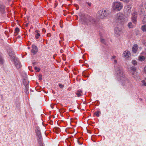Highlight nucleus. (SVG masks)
<instances>
[{
	"mask_svg": "<svg viewBox=\"0 0 146 146\" xmlns=\"http://www.w3.org/2000/svg\"><path fill=\"white\" fill-rule=\"evenodd\" d=\"M82 20L87 25H96L97 24V21L96 19L90 16H87L82 19Z\"/></svg>",
	"mask_w": 146,
	"mask_h": 146,
	"instance_id": "nucleus-1",
	"label": "nucleus"
},
{
	"mask_svg": "<svg viewBox=\"0 0 146 146\" xmlns=\"http://www.w3.org/2000/svg\"><path fill=\"white\" fill-rule=\"evenodd\" d=\"M123 6V4L121 2L115 1L113 2L112 4V8L114 10L119 11L122 9Z\"/></svg>",
	"mask_w": 146,
	"mask_h": 146,
	"instance_id": "nucleus-2",
	"label": "nucleus"
},
{
	"mask_svg": "<svg viewBox=\"0 0 146 146\" xmlns=\"http://www.w3.org/2000/svg\"><path fill=\"white\" fill-rule=\"evenodd\" d=\"M115 70L117 76L119 80L123 78L124 77L125 75L123 70L121 67L120 66L116 67H115Z\"/></svg>",
	"mask_w": 146,
	"mask_h": 146,
	"instance_id": "nucleus-3",
	"label": "nucleus"
},
{
	"mask_svg": "<svg viewBox=\"0 0 146 146\" xmlns=\"http://www.w3.org/2000/svg\"><path fill=\"white\" fill-rule=\"evenodd\" d=\"M121 85L126 86L127 88H129L131 86L132 84L129 80L124 76L123 78L119 80Z\"/></svg>",
	"mask_w": 146,
	"mask_h": 146,
	"instance_id": "nucleus-4",
	"label": "nucleus"
},
{
	"mask_svg": "<svg viewBox=\"0 0 146 146\" xmlns=\"http://www.w3.org/2000/svg\"><path fill=\"white\" fill-rule=\"evenodd\" d=\"M109 12L106 10H100L98 11V16L99 18L103 19L107 17L109 14Z\"/></svg>",
	"mask_w": 146,
	"mask_h": 146,
	"instance_id": "nucleus-5",
	"label": "nucleus"
},
{
	"mask_svg": "<svg viewBox=\"0 0 146 146\" xmlns=\"http://www.w3.org/2000/svg\"><path fill=\"white\" fill-rule=\"evenodd\" d=\"M131 14L132 21L134 24H136L137 22V13L134 11H132Z\"/></svg>",
	"mask_w": 146,
	"mask_h": 146,
	"instance_id": "nucleus-6",
	"label": "nucleus"
},
{
	"mask_svg": "<svg viewBox=\"0 0 146 146\" xmlns=\"http://www.w3.org/2000/svg\"><path fill=\"white\" fill-rule=\"evenodd\" d=\"M36 133L37 136V139L38 141H40L42 140V136L40 128L38 127H36Z\"/></svg>",
	"mask_w": 146,
	"mask_h": 146,
	"instance_id": "nucleus-7",
	"label": "nucleus"
},
{
	"mask_svg": "<svg viewBox=\"0 0 146 146\" xmlns=\"http://www.w3.org/2000/svg\"><path fill=\"white\" fill-rule=\"evenodd\" d=\"M114 33L115 35L118 37L122 34L123 31L121 28L116 27L115 28Z\"/></svg>",
	"mask_w": 146,
	"mask_h": 146,
	"instance_id": "nucleus-8",
	"label": "nucleus"
},
{
	"mask_svg": "<svg viewBox=\"0 0 146 146\" xmlns=\"http://www.w3.org/2000/svg\"><path fill=\"white\" fill-rule=\"evenodd\" d=\"M124 15L122 13H119L117 14L116 19L118 22H121L124 21Z\"/></svg>",
	"mask_w": 146,
	"mask_h": 146,
	"instance_id": "nucleus-9",
	"label": "nucleus"
},
{
	"mask_svg": "<svg viewBox=\"0 0 146 146\" xmlns=\"http://www.w3.org/2000/svg\"><path fill=\"white\" fill-rule=\"evenodd\" d=\"M7 51L11 60L16 57L15 56L14 52L12 49L8 48L7 49Z\"/></svg>",
	"mask_w": 146,
	"mask_h": 146,
	"instance_id": "nucleus-10",
	"label": "nucleus"
},
{
	"mask_svg": "<svg viewBox=\"0 0 146 146\" xmlns=\"http://www.w3.org/2000/svg\"><path fill=\"white\" fill-rule=\"evenodd\" d=\"M131 7L130 5H127L125 7V14L129 16L131 13Z\"/></svg>",
	"mask_w": 146,
	"mask_h": 146,
	"instance_id": "nucleus-11",
	"label": "nucleus"
},
{
	"mask_svg": "<svg viewBox=\"0 0 146 146\" xmlns=\"http://www.w3.org/2000/svg\"><path fill=\"white\" fill-rule=\"evenodd\" d=\"M132 77L136 80H137L139 79V76L136 72H132L131 73Z\"/></svg>",
	"mask_w": 146,
	"mask_h": 146,
	"instance_id": "nucleus-12",
	"label": "nucleus"
},
{
	"mask_svg": "<svg viewBox=\"0 0 146 146\" xmlns=\"http://www.w3.org/2000/svg\"><path fill=\"white\" fill-rule=\"evenodd\" d=\"M123 54L125 58H127L129 57L130 53L129 51L126 50L124 52Z\"/></svg>",
	"mask_w": 146,
	"mask_h": 146,
	"instance_id": "nucleus-13",
	"label": "nucleus"
},
{
	"mask_svg": "<svg viewBox=\"0 0 146 146\" xmlns=\"http://www.w3.org/2000/svg\"><path fill=\"white\" fill-rule=\"evenodd\" d=\"M138 49V46L137 44L134 45L132 48V51L133 52L135 53H136Z\"/></svg>",
	"mask_w": 146,
	"mask_h": 146,
	"instance_id": "nucleus-14",
	"label": "nucleus"
},
{
	"mask_svg": "<svg viewBox=\"0 0 146 146\" xmlns=\"http://www.w3.org/2000/svg\"><path fill=\"white\" fill-rule=\"evenodd\" d=\"M5 11V6L2 3H0V11L2 13H3Z\"/></svg>",
	"mask_w": 146,
	"mask_h": 146,
	"instance_id": "nucleus-15",
	"label": "nucleus"
},
{
	"mask_svg": "<svg viewBox=\"0 0 146 146\" xmlns=\"http://www.w3.org/2000/svg\"><path fill=\"white\" fill-rule=\"evenodd\" d=\"M11 60V61H13V62H14L15 66L16 65H17V64L20 63L19 61L18 58L16 57H15V58H14Z\"/></svg>",
	"mask_w": 146,
	"mask_h": 146,
	"instance_id": "nucleus-16",
	"label": "nucleus"
},
{
	"mask_svg": "<svg viewBox=\"0 0 146 146\" xmlns=\"http://www.w3.org/2000/svg\"><path fill=\"white\" fill-rule=\"evenodd\" d=\"M82 91L81 90H78L76 93V95L78 97H80L82 96Z\"/></svg>",
	"mask_w": 146,
	"mask_h": 146,
	"instance_id": "nucleus-17",
	"label": "nucleus"
},
{
	"mask_svg": "<svg viewBox=\"0 0 146 146\" xmlns=\"http://www.w3.org/2000/svg\"><path fill=\"white\" fill-rule=\"evenodd\" d=\"M23 84L25 85V86H28L29 85V81L26 80L25 79H24V80L23 81Z\"/></svg>",
	"mask_w": 146,
	"mask_h": 146,
	"instance_id": "nucleus-18",
	"label": "nucleus"
},
{
	"mask_svg": "<svg viewBox=\"0 0 146 146\" xmlns=\"http://www.w3.org/2000/svg\"><path fill=\"white\" fill-rule=\"evenodd\" d=\"M3 60L2 56V54L0 53V64H3Z\"/></svg>",
	"mask_w": 146,
	"mask_h": 146,
	"instance_id": "nucleus-19",
	"label": "nucleus"
},
{
	"mask_svg": "<svg viewBox=\"0 0 146 146\" xmlns=\"http://www.w3.org/2000/svg\"><path fill=\"white\" fill-rule=\"evenodd\" d=\"M127 26L129 28H133V26L132 23L131 22H129L128 23Z\"/></svg>",
	"mask_w": 146,
	"mask_h": 146,
	"instance_id": "nucleus-20",
	"label": "nucleus"
},
{
	"mask_svg": "<svg viewBox=\"0 0 146 146\" xmlns=\"http://www.w3.org/2000/svg\"><path fill=\"white\" fill-rule=\"evenodd\" d=\"M25 87V93L27 94L29 93V86H26Z\"/></svg>",
	"mask_w": 146,
	"mask_h": 146,
	"instance_id": "nucleus-21",
	"label": "nucleus"
},
{
	"mask_svg": "<svg viewBox=\"0 0 146 146\" xmlns=\"http://www.w3.org/2000/svg\"><path fill=\"white\" fill-rule=\"evenodd\" d=\"M145 59V57L142 56H139V60L141 61H143Z\"/></svg>",
	"mask_w": 146,
	"mask_h": 146,
	"instance_id": "nucleus-22",
	"label": "nucleus"
},
{
	"mask_svg": "<svg viewBox=\"0 0 146 146\" xmlns=\"http://www.w3.org/2000/svg\"><path fill=\"white\" fill-rule=\"evenodd\" d=\"M141 29L143 32L146 31V25H143L142 26Z\"/></svg>",
	"mask_w": 146,
	"mask_h": 146,
	"instance_id": "nucleus-23",
	"label": "nucleus"
},
{
	"mask_svg": "<svg viewBox=\"0 0 146 146\" xmlns=\"http://www.w3.org/2000/svg\"><path fill=\"white\" fill-rule=\"evenodd\" d=\"M100 111H97L96 112H95L94 113L95 115H96L97 117H99L100 116Z\"/></svg>",
	"mask_w": 146,
	"mask_h": 146,
	"instance_id": "nucleus-24",
	"label": "nucleus"
},
{
	"mask_svg": "<svg viewBox=\"0 0 146 146\" xmlns=\"http://www.w3.org/2000/svg\"><path fill=\"white\" fill-rule=\"evenodd\" d=\"M131 69L132 70V71L131 72V73H132V72H136V68L134 66H132L131 67Z\"/></svg>",
	"mask_w": 146,
	"mask_h": 146,
	"instance_id": "nucleus-25",
	"label": "nucleus"
},
{
	"mask_svg": "<svg viewBox=\"0 0 146 146\" xmlns=\"http://www.w3.org/2000/svg\"><path fill=\"white\" fill-rule=\"evenodd\" d=\"M32 48L33 50H38V48L34 44H33L32 45Z\"/></svg>",
	"mask_w": 146,
	"mask_h": 146,
	"instance_id": "nucleus-26",
	"label": "nucleus"
},
{
	"mask_svg": "<svg viewBox=\"0 0 146 146\" xmlns=\"http://www.w3.org/2000/svg\"><path fill=\"white\" fill-rule=\"evenodd\" d=\"M15 66L17 69H19L21 67V65L20 63L17 65H16Z\"/></svg>",
	"mask_w": 146,
	"mask_h": 146,
	"instance_id": "nucleus-27",
	"label": "nucleus"
},
{
	"mask_svg": "<svg viewBox=\"0 0 146 146\" xmlns=\"http://www.w3.org/2000/svg\"><path fill=\"white\" fill-rule=\"evenodd\" d=\"M142 83V86H146V82L144 80H143L141 81Z\"/></svg>",
	"mask_w": 146,
	"mask_h": 146,
	"instance_id": "nucleus-28",
	"label": "nucleus"
},
{
	"mask_svg": "<svg viewBox=\"0 0 146 146\" xmlns=\"http://www.w3.org/2000/svg\"><path fill=\"white\" fill-rule=\"evenodd\" d=\"M143 22L144 23H146V15H145L144 17Z\"/></svg>",
	"mask_w": 146,
	"mask_h": 146,
	"instance_id": "nucleus-29",
	"label": "nucleus"
},
{
	"mask_svg": "<svg viewBox=\"0 0 146 146\" xmlns=\"http://www.w3.org/2000/svg\"><path fill=\"white\" fill-rule=\"evenodd\" d=\"M37 51L38 50H35L32 49V50H31V52H32L34 54H36V53L37 52Z\"/></svg>",
	"mask_w": 146,
	"mask_h": 146,
	"instance_id": "nucleus-30",
	"label": "nucleus"
},
{
	"mask_svg": "<svg viewBox=\"0 0 146 146\" xmlns=\"http://www.w3.org/2000/svg\"><path fill=\"white\" fill-rule=\"evenodd\" d=\"M40 36V34L39 33H37L35 35V37L36 39H38L39 38V37Z\"/></svg>",
	"mask_w": 146,
	"mask_h": 146,
	"instance_id": "nucleus-31",
	"label": "nucleus"
},
{
	"mask_svg": "<svg viewBox=\"0 0 146 146\" xmlns=\"http://www.w3.org/2000/svg\"><path fill=\"white\" fill-rule=\"evenodd\" d=\"M132 63L134 65H137V62L135 60H133L132 61Z\"/></svg>",
	"mask_w": 146,
	"mask_h": 146,
	"instance_id": "nucleus-32",
	"label": "nucleus"
},
{
	"mask_svg": "<svg viewBox=\"0 0 146 146\" xmlns=\"http://www.w3.org/2000/svg\"><path fill=\"white\" fill-rule=\"evenodd\" d=\"M19 31V29L17 27L15 28V32L17 33Z\"/></svg>",
	"mask_w": 146,
	"mask_h": 146,
	"instance_id": "nucleus-33",
	"label": "nucleus"
},
{
	"mask_svg": "<svg viewBox=\"0 0 146 146\" xmlns=\"http://www.w3.org/2000/svg\"><path fill=\"white\" fill-rule=\"evenodd\" d=\"M35 69L36 70H37L36 71L37 72H39L40 70V68H38L37 67H35Z\"/></svg>",
	"mask_w": 146,
	"mask_h": 146,
	"instance_id": "nucleus-34",
	"label": "nucleus"
},
{
	"mask_svg": "<svg viewBox=\"0 0 146 146\" xmlns=\"http://www.w3.org/2000/svg\"><path fill=\"white\" fill-rule=\"evenodd\" d=\"M38 142L39 143V146H43L41 140L40 141H38Z\"/></svg>",
	"mask_w": 146,
	"mask_h": 146,
	"instance_id": "nucleus-35",
	"label": "nucleus"
},
{
	"mask_svg": "<svg viewBox=\"0 0 146 146\" xmlns=\"http://www.w3.org/2000/svg\"><path fill=\"white\" fill-rule=\"evenodd\" d=\"M38 79L39 80H42V76L41 74H39L38 75Z\"/></svg>",
	"mask_w": 146,
	"mask_h": 146,
	"instance_id": "nucleus-36",
	"label": "nucleus"
},
{
	"mask_svg": "<svg viewBox=\"0 0 146 146\" xmlns=\"http://www.w3.org/2000/svg\"><path fill=\"white\" fill-rule=\"evenodd\" d=\"M59 86L61 88H62L64 86L61 84H59Z\"/></svg>",
	"mask_w": 146,
	"mask_h": 146,
	"instance_id": "nucleus-37",
	"label": "nucleus"
},
{
	"mask_svg": "<svg viewBox=\"0 0 146 146\" xmlns=\"http://www.w3.org/2000/svg\"><path fill=\"white\" fill-rule=\"evenodd\" d=\"M116 57L115 56H113L111 57V59L113 60L115 59Z\"/></svg>",
	"mask_w": 146,
	"mask_h": 146,
	"instance_id": "nucleus-38",
	"label": "nucleus"
},
{
	"mask_svg": "<svg viewBox=\"0 0 146 146\" xmlns=\"http://www.w3.org/2000/svg\"><path fill=\"white\" fill-rule=\"evenodd\" d=\"M104 41H105V40H104V39H101V42L102 43H104H104H104Z\"/></svg>",
	"mask_w": 146,
	"mask_h": 146,
	"instance_id": "nucleus-39",
	"label": "nucleus"
},
{
	"mask_svg": "<svg viewBox=\"0 0 146 146\" xmlns=\"http://www.w3.org/2000/svg\"><path fill=\"white\" fill-rule=\"evenodd\" d=\"M47 36L48 37H50L51 36V34L50 33L47 34Z\"/></svg>",
	"mask_w": 146,
	"mask_h": 146,
	"instance_id": "nucleus-40",
	"label": "nucleus"
},
{
	"mask_svg": "<svg viewBox=\"0 0 146 146\" xmlns=\"http://www.w3.org/2000/svg\"><path fill=\"white\" fill-rule=\"evenodd\" d=\"M114 61V63H116L117 62V60L115 59L113 60Z\"/></svg>",
	"mask_w": 146,
	"mask_h": 146,
	"instance_id": "nucleus-41",
	"label": "nucleus"
},
{
	"mask_svg": "<svg viewBox=\"0 0 146 146\" xmlns=\"http://www.w3.org/2000/svg\"><path fill=\"white\" fill-rule=\"evenodd\" d=\"M129 0H125V2L126 3H128L129 2Z\"/></svg>",
	"mask_w": 146,
	"mask_h": 146,
	"instance_id": "nucleus-42",
	"label": "nucleus"
},
{
	"mask_svg": "<svg viewBox=\"0 0 146 146\" xmlns=\"http://www.w3.org/2000/svg\"><path fill=\"white\" fill-rule=\"evenodd\" d=\"M42 32H44L45 33L46 32V30L45 29H43L42 30Z\"/></svg>",
	"mask_w": 146,
	"mask_h": 146,
	"instance_id": "nucleus-43",
	"label": "nucleus"
},
{
	"mask_svg": "<svg viewBox=\"0 0 146 146\" xmlns=\"http://www.w3.org/2000/svg\"><path fill=\"white\" fill-rule=\"evenodd\" d=\"M87 3L89 6H90L91 5V3Z\"/></svg>",
	"mask_w": 146,
	"mask_h": 146,
	"instance_id": "nucleus-44",
	"label": "nucleus"
},
{
	"mask_svg": "<svg viewBox=\"0 0 146 146\" xmlns=\"http://www.w3.org/2000/svg\"><path fill=\"white\" fill-rule=\"evenodd\" d=\"M144 70L145 72L146 73V66L144 68Z\"/></svg>",
	"mask_w": 146,
	"mask_h": 146,
	"instance_id": "nucleus-45",
	"label": "nucleus"
},
{
	"mask_svg": "<svg viewBox=\"0 0 146 146\" xmlns=\"http://www.w3.org/2000/svg\"><path fill=\"white\" fill-rule=\"evenodd\" d=\"M144 7L145 9H146V2L145 3V5H144Z\"/></svg>",
	"mask_w": 146,
	"mask_h": 146,
	"instance_id": "nucleus-46",
	"label": "nucleus"
},
{
	"mask_svg": "<svg viewBox=\"0 0 146 146\" xmlns=\"http://www.w3.org/2000/svg\"><path fill=\"white\" fill-rule=\"evenodd\" d=\"M38 30H36L35 31V32L36 33H38Z\"/></svg>",
	"mask_w": 146,
	"mask_h": 146,
	"instance_id": "nucleus-47",
	"label": "nucleus"
},
{
	"mask_svg": "<svg viewBox=\"0 0 146 146\" xmlns=\"http://www.w3.org/2000/svg\"><path fill=\"white\" fill-rule=\"evenodd\" d=\"M28 23H27L26 24L25 26L26 27H27L28 26Z\"/></svg>",
	"mask_w": 146,
	"mask_h": 146,
	"instance_id": "nucleus-48",
	"label": "nucleus"
},
{
	"mask_svg": "<svg viewBox=\"0 0 146 146\" xmlns=\"http://www.w3.org/2000/svg\"><path fill=\"white\" fill-rule=\"evenodd\" d=\"M125 0H120V1H123V2H125Z\"/></svg>",
	"mask_w": 146,
	"mask_h": 146,
	"instance_id": "nucleus-49",
	"label": "nucleus"
},
{
	"mask_svg": "<svg viewBox=\"0 0 146 146\" xmlns=\"http://www.w3.org/2000/svg\"><path fill=\"white\" fill-rule=\"evenodd\" d=\"M8 1H10V0H7Z\"/></svg>",
	"mask_w": 146,
	"mask_h": 146,
	"instance_id": "nucleus-50",
	"label": "nucleus"
}]
</instances>
